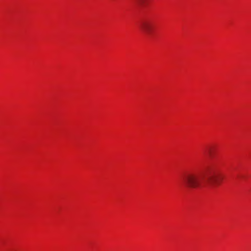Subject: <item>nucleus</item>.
Instances as JSON below:
<instances>
[{
    "label": "nucleus",
    "mask_w": 251,
    "mask_h": 251,
    "mask_svg": "<svg viewBox=\"0 0 251 251\" xmlns=\"http://www.w3.org/2000/svg\"><path fill=\"white\" fill-rule=\"evenodd\" d=\"M209 154H210V155L212 156V151H211V149L209 150Z\"/></svg>",
    "instance_id": "obj_5"
},
{
    "label": "nucleus",
    "mask_w": 251,
    "mask_h": 251,
    "mask_svg": "<svg viewBox=\"0 0 251 251\" xmlns=\"http://www.w3.org/2000/svg\"><path fill=\"white\" fill-rule=\"evenodd\" d=\"M203 177L200 173L189 172L185 173L182 176V181L189 188L196 189L202 186Z\"/></svg>",
    "instance_id": "obj_1"
},
{
    "label": "nucleus",
    "mask_w": 251,
    "mask_h": 251,
    "mask_svg": "<svg viewBox=\"0 0 251 251\" xmlns=\"http://www.w3.org/2000/svg\"><path fill=\"white\" fill-rule=\"evenodd\" d=\"M140 28L145 34L149 35L152 31L153 25L151 21L144 20L141 22Z\"/></svg>",
    "instance_id": "obj_3"
},
{
    "label": "nucleus",
    "mask_w": 251,
    "mask_h": 251,
    "mask_svg": "<svg viewBox=\"0 0 251 251\" xmlns=\"http://www.w3.org/2000/svg\"><path fill=\"white\" fill-rule=\"evenodd\" d=\"M221 181V175L219 170L215 166H211L209 168V174L207 177V183L213 187L220 183Z\"/></svg>",
    "instance_id": "obj_2"
},
{
    "label": "nucleus",
    "mask_w": 251,
    "mask_h": 251,
    "mask_svg": "<svg viewBox=\"0 0 251 251\" xmlns=\"http://www.w3.org/2000/svg\"><path fill=\"white\" fill-rule=\"evenodd\" d=\"M148 0H136L138 4L140 6H143L145 4Z\"/></svg>",
    "instance_id": "obj_4"
}]
</instances>
